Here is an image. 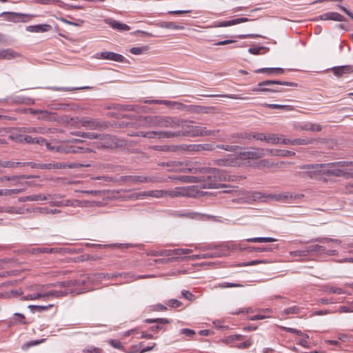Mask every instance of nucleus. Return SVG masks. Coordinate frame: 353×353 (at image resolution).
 <instances>
[{"label":"nucleus","mask_w":353,"mask_h":353,"mask_svg":"<svg viewBox=\"0 0 353 353\" xmlns=\"http://www.w3.org/2000/svg\"><path fill=\"white\" fill-rule=\"evenodd\" d=\"M158 131H150L147 132L145 133L141 132V136H143L144 137H147L149 139H154L158 138Z\"/></svg>","instance_id":"obj_55"},{"label":"nucleus","mask_w":353,"mask_h":353,"mask_svg":"<svg viewBox=\"0 0 353 353\" xmlns=\"http://www.w3.org/2000/svg\"><path fill=\"white\" fill-rule=\"evenodd\" d=\"M13 321L15 323L26 324V321H25V316L20 313L14 314Z\"/></svg>","instance_id":"obj_42"},{"label":"nucleus","mask_w":353,"mask_h":353,"mask_svg":"<svg viewBox=\"0 0 353 353\" xmlns=\"http://www.w3.org/2000/svg\"><path fill=\"white\" fill-rule=\"evenodd\" d=\"M353 165L352 161H337L327 164H321V168H324L323 171L329 174L337 176H345L349 174L344 170L341 169V167L350 166Z\"/></svg>","instance_id":"obj_4"},{"label":"nucleus","mask_w":353,"mask_h":353,"mask_svg":"<svg viewBox=\"0 0 353 353\" xmlns=\"http://www.w3.org/2000/svg\"><path fill=\"white\" fill-rule=\"evenodd\" d=\"M219 286L221 288H233V287H242L243 285L241 284L234 283H229V282H224L219 284Z\"/></svg>","instance_id":"obj_58"},{"label":"nucleus","mask_w":353,"mask_h":353,"mask_svg":"<svg viewBox=\"0 0 353 353\" xmlns=\"http://www.w3.org/2000/svg\"><path fill=\"white\" fill-rule=\"evenodd\" d=\"M279 327L281 330H285L288 332L294 333V334H296L299 336H303V333L301 330L291 328V327H284V326H279Z\"/></svg>","instance_id":"obj_53"},{"label":"nucleus","mask_w":353,"mask_h":353,"mask_svg":"<svg viewBox=\"0 0 353 353\" xmlns=\"http://www.w3.org/2000/svg\"><path fill=\"white\" fill-rule=\"evenodd\" d=\"M182 129L181 136L188 137H199V136H210L214 134L215 132H219V130L212 131L207 129L206 127L199 125H192L185 123H181V126Z\"/></svg>","instance_id":"obj_3"},{"label":"nucleus","mask_w":353,"mask_h":353,"mask_svg":"<svg viewBox=\"0 0 353 353\" xmlns=\"http://www.w3.org/2000/svg\"><path fill=\"white\" fill-rule=\"evenodd\" d=\"M281 145H292V139H287L283 135L279 134V143Z\"/></svg>","instance_id":"obj_49"},{"label":"nucleus","mask_w":353,"mask_h":353,"mask_svg":"<svg viewBox=\"0 0 353 353\" xmlns=\"http://www.w3.org/2000/svg\"><path fill=\"white\" fill-rule=\"evenodd\" d=\"M110 25L112 29L120 32L128 31L130 29L126 23H110Z\"/></svg>","instance_id":"obj_36"},{"label":"nucleus","mask_w":353,"mask_h":353,"mask_svg":"<svg viewBox=\"0 0 353 353\" xmlns=\"http://www.w3.org/2000/svg\"><path fill=\"white\" fill-rule=\"evenodd\" d=\"M267 154L271 156H278L282 157H288L295 155V152L286 150L268 149Z\"/></svg>","instance_id":"obj_23"},{"label":"nucleus","mask_w":353,"mask_h":353,"mask_svg":"<svg viewBox=\"0 0 353 353\" xmlns=\"http://www.w3.org/2000/svg\"><path fill=\"white\" fill-rule=\"evenodd\" d=\"M307 252H325V247L318 244L312 245L308 247Z\"/></svg>","instance_id":"obj_40"},{"label":"nucleus","mask_w":353,"mask_h":353,"mask_svg":"<svg viewBox=\"0 0 353 353\" xmlns=\"http://www.w3.org/2000/svg\"><path fill=\"white\" fill-rule=\"evenodd\" d=\"M276 82H277V81H272V80H266V81H261L258 83L257 88L252 89V91L254 92H281V90H276V89L263 88L264 86L276 84Z\"/></svg>","instance_id":"obj_14"},{"label":"nucleus","mask_w":353,"mask_h":353,"mask_svg":"<svg viewBox=\"0 0 353 353\" xmlns=\"http://www.w3.org/2000/svg\"><path fill=\"white\" fill-rule=\"evenodd\" d=\"M213 151L216 149H221L228 152H236L241 148L238 145H228V144H214L212 143Z\"/></svg>","instance_id":"obj_27"},{"label":"nucleus","mask_w":353,"mask_h":353,"mask_svg":"<svg viewBox=\"0 0 353 353\" xmlns=\"http://www.w3.org/2000/svg\"><path fill=\"white\" fill-rule=\"evenodd\" d=\"M339 311L340 312H353V301L350 303L349 306H341Z\"/></svg>","instance_id":"obj_60"},{"label":"nucleus","mask_w":353,"mask_h":353,"mask_svg":"<svg viewBox=\"0 0 353 353\" xmlns=\"http://www.w3.org/2000/svg\"><path fill=\"white\" fill-rule=\"evenodd\" d=\"M145 194L147 196L154 198H163L164 197V190H150L147 191Z\"/></svg>","instance_id":"obj_33"},{"label":"nucleus","mask_w":353,"mask_h":353,"mask_svg":"<svg viewBox=\"0 0 353 353\" xmlns=\"http://www.w3.org/2000/svg\"><path fill=\"white\" fill-rule=\"evenodd\" d=\"M241 132L234 133L230 135V139H228V142L232 143H240V140L242 138L240 137Z\"/></svg>","instance_id":"obj_43"},{"label":"nucleus","mask_w":353,"mask_h":353,"mask_svg":"<svg viewBox=\"0 0 353 353\" xmlns=\"http://www.w3.org/2000/svg\"><path fill=\"white\" fill-rule=\"evenodd\" d=\"M265 50L263 46L261 47H252L248 49V52L252 54H259L261 51Z\"/></svg>","instance_id":"obj_61"},{"label":"nucleus","mask_w":353,"mask_h":353,"mask_svg":"<svg viewBox=\"0 0 353 353\" xmlns=\"http://www.w3.org/2000/svg\"><path fill=\"white\" fill-rule=\"evenodd\" d=\"M92 151V150L89 148L72 146L68 149L67 152H71V153H85V152H90Z\"/></svg>","instance_id":"obj_32"},{"label":"nucleus","mask_w":353,"mask_h":353,"mask_svg":"<svg viewBox=\"0 0 353 353\" xmlns=\"http://www.w3.org/2000/svg\"><path fill=\"white\" fill-rule=\"evenodd\" d=\"M146 51L145 47H133L130 48V52L136 55L141 54Z\"/></svg>","instance_id":"obj_47"},{"label":"nucleus","mask_w":353,"mask_h":353,"mask_svg":"<svg viewBox=\"0 0 353 353\" xmlns=\"http://www.w3.org/2000/svg\"><path fill=\"white\" fill-rule=\"evenodd\" d=\"M79 123L81 126L90 130H103L107 127L105 124L92 118H82L79 119Z\"/></svg>","instance_id":"obj_9"},{"label":"nucleus","mask_w":353,"mask_h":353,"mask_svg":"<svg viewBox=\"0 0 353 353\" xmlns=\"http://www.w3.org/2000/svg\"><path fill=\"white\" fill-rule=\"evenodd\" d=\"M164 197H179V196H188V190L183 187H176L174 189L171 190H164Z\"/></svg>","instance_id":"obj_15"},{"label":"nucleus","mask_w":353,"mask_h":353,"mask_svg":"<svg viewBox=\"0 0 353 353\" xmlns=\"http://www.w3.org/2000/svg\"><path fill=\"white\" fill-rule=\"evenodd\" d=\"M332 72L336 77H341L344 74H350L353 72V66L352 65H341L334 67Z\"/></svg>","instance_id":"obj_21"},{"label":"nucleus","mask_w":353,"mask_h":353,"mask_svg":"<svg viewBox=\"0 0 353 353\" xmlns=\"http://www.w3.org/2000/svg\"><path fill=\"white\" fill-rule=\"evenodd\" d=\"M52 305H28V307L31 310V311L32 312H41L43 310H48V308L51 307Z\"/></svg>","instance_id":"obj_39"},{"label":"nucleus","mask_w":353,"mask_h":353,"mask_svg":"<svg viewBox=\"0 0 353 353\" xmlns=\"http://www.w3.org/2000/svg\"><path fill=\"white\" fill-rule=\"evenodd\" d=\"M101 57L104 59H108L121 63L124 62L125 60V57L123 55L113 52H103L101 53Z\"/></svg>","instance_id":"obj_18"},{"label":"nucleus","mask_w":353,"mask_h":353,"mask_svg":"<svg viewBox=\"0 0 353 353\" xmlns=\"http://www.w3.org/2000/svg\"><path fill=\"white\" fill-rule=\"evenodd\" d=\"M68 294L67 290H51L48 292H37L32 294L24 296L21 298L23 300H35L39 298L49 299L53 297H60Z\"/></svg>","instance_id":"obj_5"},{"label":"nucleus","mask_w":353,"mask_h":353,"mask_svg":"<svg viewBox=\"0 0 353 353\" xmlns=\"http://www.w3.org/2000/svg\"><path fill=\"white\" fill-rule=\"evenodd\" d=\"M90 164H82L79 163H43V165L40 166L43 170H52V169H76L81 168L83 167H89Z\"/></svg>","instance_id":"obj_6"},{"label":"nucleus","mask_w":353,"mask_h":353,"mask_svg":"<svg viewBox=\"0 0 353 353\" xmlns=\"http://www.w3.org/2000/svg\"><path fill=\"white\" fill-rule=\"evenodd\" d=\"M3 15L4 18L10 22H25V17L17 12H5L0 14Z\"/></svg>","instance_id":"obj_20"},{"label":"nucleus","mask_w":353,"mask_h":353,"mask_svg":"<svg viewBox=\"0 0 353 353\" xmlns=\"http://www.w3.org/2000/svg\"><path fill=\"white\" fill-rule=\"evenodd\" d=\"M172 254L175 255H183V254H188L192 252V250L191 249H183V248H178L174 249L170 251Z\"/></svg>","instance_id":"obj_41"},{"label":"nucleus","mask_w":353,"mask_h":353,"mask_svg":"<svg viewBox=\"0 0 353 353\" xmlns=\"http://www.w3.org/2000/svg\"><path fill=\"white\" fill-rule=\"evenodd\" d=\"M168 305L170 307L176 308L180 307L182 305V303L176 299H170L168 302Z\"/></svg>","instance_id":"obj_63"},{"label":"nucleus","mask_w":353,"mask_h":353,"mask_svg":"<svg viewBox=\"0 0 353 353\" xmlns=\"http://www.w3.org/2000/svg\"><path fill=\"white\" fill-rule=\"evenodd\" d=\"M159 116L149 117L147 120L151 127H158Z\"/></svg>","instance_id":"obj_54"},{"label":"nucleus","mask_w":353,"mask_h":353,"mask_svg":"<svg viewBox=\"0 0 353 353\" xmlns=\"http://www.w3.org/2000/svg\"><path fill=\"white\" fill-rule=\"evenodd\" d=\"M325 291L333 294H341L343 293V290L338 287L334 286H326L325 287Z\"/></svg>","instance_id":"obj_45"},{"label":"nucleus","mask_w":353,"mask_h":353,"mask_svg":"<svg viewBox=\"0 0 353 353\" xmlns=\"http://www.w3.org/2000/svg\"><path fill=\"white\" fill-rule=\"evenodd\" d=\"M313 139H292V145H309L314 143Z\"/></svg>","instance_id":"obj_37"},{"label":"nucleus","mask_w":353,"mask_h":353,"mask_svg":"<svg viewBox=\"0 0 353 353\" xmlns=\"http://www.w3.org/2000/svg\"><path fill=\"white\" fill-rule=\"evenodd\" d=\"M50 27L51 26L48 23L37 24L28 26L26 30L29 32H43L49 30Z\"/></svg>","instance_id":"obj_24"},{"label":"nucleus","mask_w":353,"mask_h":353,"mask_svg":"<svg viewBox=\"0 0 353 353\" xmlns=\"http://www.w3.org/2000/svg\"><path fill=\"white\" fill-rule=\"evenodd\" d=\"M21 132L24 133H37V134H46L52 132V129L43 127H27L23 128Z\"/></svg>","instance_id":"obj_22"},{"label":"nucleus","mask_w":353,"mask_h":353,"mask_svg":"<svg viewBox=\"0 0 353 353\" xmlns=\"http://www.w3.org/2000/svg\"><path fill=\"white\" fill-rule=\"evenodd\" d=\"M157 119L159 120L158 127L159 128H177L181 126V121L177 119L159 116Z\"/></svg>","instance_id":"obj_12"},{"label":"nucleus","mask_w":353,"mask_h":353,"mask_svg":"<svg viewBox=\"0 0 353 353\" xmlns=\"http://www.w3.org/2000/svg\"><path fill=\"white\" fill-rule=\"evenodd\" d=\"M256 140L265 141L267 143L276 145L279 143V134L275 133H258Z\"/></svg>","instance_id":"obj_16"},{"label":"nucleus","mask_w":353,"mask_h":353,"mask_svg":"<svg viewBox=\"0 0 353 353\" xmlns=\"http://www.w3.org/2000/svg\"><path fill=\"white\" fill-rule=\"evenodd\" d=\"M27 199H29V201H39L46 200L47 197L43 194H39L27 196Z\"/></svg>","instance_id":"obj_38"},{"label":"nucleus","mask_w":353,"mask_h":353,"mask_svg":"<svg viewBox=\"0 0 353 353\" xmlns=\"http://www.w3.org/2000/svg\"><path fill=\"white\" fill-rule=\"evenodd\" d=\"M283 72H284V70L281 68H268L267 74L268 75H271L273 74H283Z\"/></svg>","instance_id":"obj_50"},{"label":"nucleus","mask_w":353,"mask_h":353,"mask_svg":"<svg viewBox=\"0 0 353 353\" xmlns=\"http://www.w3.org/2000/svg\"><path fill=\"white\" fill-rule=\"evenodd\" d=\"M20 54L12 49H0V59L11 60L19 57Z\"/></svg>","instance_id":"obj_19"},{"label":"nucleus","mask_w":353,"mask_h":353,"mask_svg":"<svg viewBox=\"0 0 353 353\" xmlns=\"http://www.w3.org/2000/svg\"><path fill=\"white\" fill-rule=\"evenodd\" d=\"M17 165H21V163L19 162H13L10 161H2V163L1 164V167L3 168H13Z\"/></svg>","instance_id":"obj_57"},{"label":"nucleus","mask_w":353,"mask_h":353,"mask_svg":"<svg viewBox=\"0 0 353 353\" xmlns=\"http://www.w3.org/2000/svg\"><path fill=\"white\" fill-rule=\"evenodd\" d=\"M252 344V341L251 339H248L243 343L238 344L236 347L238 349H246L250 347Z\"/></svg>","instance_id":"obj_56"},{"label":"nucleus","mask_w":353,"mask_h":353,"mask_svg":"<svg viewBox=\"0 0 353 353\" xmlns=\"http://www.w3.org/2000/svg\"><path fill=\"white\" fill-rule=\"evenodd\" d=\"M72 134L79 136L83 138H86L88 139H98L99 137V134L94 132H71Z\"/></svg>","instance_id":"obj_29"},{"label":"nucleus","mask_w":353,"mask_h":353,"mask_svg":"<svg viewBox=\"0 0 353 353\" xmlns=\"http://www.w3.org/2000/svg\"><path fill=\"white\" fill-rule=\"evenodd\" d=\"M264 106L271 108V109H287L290 106L285 105H280V104H265Z\"/></svg>","instance_id":"obj_59"},{"label":"nucleus","mask_w":353,"mask_h":353,"mask_svg":"<svg viewBox=\"0 0 353 353\" xmlns=\"http://www.w3.org/2000/svg\"><path fill=\"white\" fill-rule=\"evenodd\" d=\"M178 164L183 166L181 170L184 172L200 174L199 176H182L181 180L186 183L203 182L205 184L207 181L208 174L214 172L212 168L206 167L204 163L199 161L178 162L176 163V165Z\"/></svg>","instance_id":"obj_1"},{"label":"nucleus","mask_w":353,"mask_h":353,"mask_svg":"<svg viewBox=\"0 0 353 353\" xmlns=\"http://www.w3.org/2000/svg\"><path fill=\"white\" fill-rule=\"evenodd\" d=\"M214 163L219 166L234 167L240 165L237 155H228L226 157L214 161Z\"/></svg>","instance_id":"obj_10"},{"label":"nucleus","mask_w":353,"mask_h":353,"mask_svg":"<svg viewBox=\"0 0 353 353\" xmlns=\"http://www.w3.org/2000/svg\"><path fill=\"white\" fill-rule=\"evenodd\" d=\"M258 133H248V132H241L240 137L242 139H256V135Z\"/></svg>","instance_id":"obj_51"},{"label":"nucleus","mask_w":353,"mask_h":353,"mask_svg":"<svg viewBox=\"0 0 353 353\" xmlns=\"http://www.w3.org/2000/svg\"><path fill=\"white\" fill-rule=\"evenodd\" d=\"M161 28H165L169 31H179L183 30L184 27L176 23H159Z\"/></svg>","instance_id":"obj_31"},{"label":"nucleus","mask_w":353,"mask_h":353,"mask_svg":"<svg viewBox=\"0 0 353 353\" xmlns=\"http://www.w3.org/2000/svg\"><path fill=\"white\" fill-rule=\"evenodd\" d=\"M159 139H168L181 136V131L170 132V131H158Z\"/></svg>","instance_id":"obj_28"},{"label":"nucleus","mask_w":353,"mask_h":353,"mask_svg":"<svg viewBox=\"0 0 353 353\" xmlns=\"http://www.w3.org/2000/svg\"><path fill=\"white\" fill-rule=\"evenodd\" d=\"M301 130L320 132L322 130V126L319 123H305L300 125Z\"/></svg>","instance_id":"obj_26"},{"label":"nucleus","mask_w":353,"mask_h":353,"mask_svg":"<svg viewBox=\"0 0 353 353\" xmlns=\"http://www.w3.org/2000/svg\"><path fill=\"white\" fill-rule=\"evenodd\" d=\"M214 172L208 174L207 181L203 187L205 188H219L221 187L219 181H236L241 176L230 174L227 171L212 168Z\"/></svg>","instance_id":"obj_2"},{"label":"nucleus","mask_w":353,"mask_h":353,"mask_svg":"<svg viewBox=\"0 0 353 353\" xmlns=\"http://www.w3.org/2000/svg\"><path fill=\"white\" fill-rule=\"evenodd\" d=\"M249 252H272L273 248L272 246L267 245V246H262V247H249Z\"/></svg>","instance_id":"obj_35"},{"label":"nucleus","mask_w":353,"mask_h":353,"mask_svg":"<svg viewBox=\"0 0 353 353\" xmlns=\"http://www.w3.org/2000/svg\"><path fill=\"white\" fill-rule=\"evenodd\" d=\"M210 97H226V98H229V99H242V100H245L248 99L247 97H239L236 94H217V95H210Z\"/></svg>","instance_id":"obj_44"},{"label":"nucleus","mask_w":353,"mask_h":353,"mask_svg":"<svg viewBox=\"0 0 353 353\" xmlns=\"http://www.w3.org/2000/svg\"><path fill=\"white\" fill-rule=\"evenodd\" d=\"M276 240L272 237H256V238H249L246 239L247 242L252 243H270L274 242Z\"/></svg>","instance_id":"obj_30"},{"label":"nucleus","mask_w":353,"mask_h":353,"mask_svg":"<svg viewBox=\"0 0 353 353\" xmlns=\"http://www.w3.org/2000/svg\"><path fill=\"white\" fill-rule=\"evenodd\" d=\"M100 142L97 143V148H112L117 145L115 138L105 134H99L98 139Z\"/></svg>","instance_id":"obj_13"},{"label":"nucleus","mask_w":353,"mask_h":353,"mask_svg":"<svg viewBox=\"0 0 353 353\" xmlns=\"http://www.w3.org/2000/svg\"><path fill=\"white\" fill-rule=\"evenodd\" d=\"M43 341H44V339H41L40 341L39 340H34V341H29V342L25 343L22 346V349L23 350H27V349H28L29 347H30L32 346H34V345H39V343H42Z\"/></svg>","instance_id":"obj_46"},{"label":"nucleus","mask_w":353,"mask_h":353,"mask_svg":"<svg viewBox=\"0 0 353 353\" xmlns=\"http://www.w3.org/2000/svg\"><path fill=\"white\" fill-rule=\"evenodd\" d=\"M266 197L268 198V199L274 200V201H286L289 199H292V196L288 192H285V193H280V194H267Z\"/></svg>","instance_id":"obj_25"},{"label":"nucleus","mask_w":353,"mask_h":353,"mask_svg":"<svg viewBox=\"0 0 353 353\" xmlns=\"http://www.w3.org/2000/svg\"><path fill=\"white\" fill-rule=\"evenodd\" d=\"M267 195L263 194L261 192H254L252 194L253 201H264L263 199H268Z\"/></svg>","instance_id":"obj_48"},{"label":"nucleus","mask_w":353,"mask_h":353,"mask_svg":"<svg viewBox=\"0 0 353 353\" xmlns=\"http://www.w3.org/2000/svg\"><path fill=\"white\" fill-rule=\"evenodd\" d=\"M123 180L132 183H159L162 180L161 178L155 176H125Z\"/></svg>","instance_id":"obj_8"},{"label":"nucleus","mask_w":353,"mask_h":353,"mask_svg":"<svg viewBox=\"0 0 353 353\" xmlns=\"http://www.w3.org/2000/svg\"><path fill=\"white\" fill-rule=\"evenodd\" d=\"M268 149L255 148L252 150L241 152L237 154L239 160L252 159L255 160L261 158L267 154Z\"/></svg>","instance_id":"obj_7"},{"label":"nucleus","mask_w":353,"mask_h":353,"mask_svg":"<svg viewBox=\"0 0 353 353\" xmlns=\"http://www.w3.org/2000/svg\"><path fill=\"white\" fill-rule=\"evenodd\" d=\"M109 343L114 348H117L119 350H121L123 348V345L119 341L112 339V340L109 341Z\"/></svg>","instance_id":"obj_64"},{"label":"nucleus","mask_w":353,"mask_h":353,"mask_svg":"<svg viewBox=\"0 0 353 353\" xmlns=\"http://www.w3.org/2000/svg\"><path fill=\"white\" fill-rule=\"evenodd\" d=\"M313 20L314 21L333 20V21H343V17L337 12H326L321 15H319L318 17L315 18Z\"/></svg>","instance_id":"obj_17"},{"label":"nucleus","mask_w":353,"mask_h":353,"mask_svg":"<svg viewBox=\"0 0 353 353\" xmlns=\"http://www.w3.org/2000/svg\"><path fill=\"white\" fill-rule=\"evenodd\" d=\"M312 242H319L320 243H325L332 242V243H336V244H340L341 243V241L339 239H332V238H327V237L317 238V239L312 240Z\"/></svg>","instance_id":"obj_34"},{"label":"nucleus","mask_w":353,"mask_h":353,"mask_svg":"<svg viewBox=\"0 0 353 353\" xmlns=\"http://www.w3.org/2000/svg\"><path fill=\"white\" fill-rule=\"evenodd\" d=\"M39 119L44 121H52L51 114L48 111H40V116L38 117Z\"/></svg>","instance_id":"obj_52"},{"label":"nucleus","mask_w":353,"mask_h":353,"mask_svg":"<svg viewBox=\"0 0 353 353\" xmlns=\"http://www.w3.org/2000/svg\"><path fill=\"white\" fill-rule=\"evenodd\" d=\"M181 148L188 152H199L202 151H213L212 143H203V144H188L182 145Z\"/></svg>","instance_id":"obj_11"},{"label":"nucleus","mask_w":353,"mask_h":353,"mask_svg":"<svg viewBox=\"0 0 353 353\" xmlns=\"http://www.w3.org/2000/svg\"><path fill=\"white\" fill-rule=\"evenodd\" d=\"M181 334H183L187 336L192 337L195 334V332L188 328H183L180 330Z\"/></svg>","instance_id":"obj_62"}]
</instances>
